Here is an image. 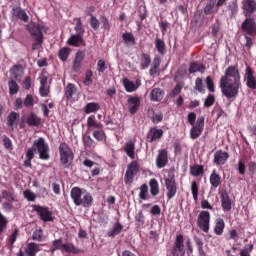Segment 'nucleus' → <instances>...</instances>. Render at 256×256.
<instances>
[{
    "label": "nucleus",
    "mask_w": 256,
    "mask_h": 256,
    "mask_svg": "<svg viewBox=\"0 0 256 256\" xmlns=\"http://www.w3.org/2000/svg\"><path fill=\"white\" fill-rule=\"evenodd\" d=\"M253 251V244H247L240 250V256H251Z\"/></svg>",
    "instance_id": "nucleus-51"
},
{
    "label": "nucleus",
    "mask_w": 256,
    "mask_h": 256,
    "mask_svg": "<svg viewBox=\"0 0 256 256\" xmlns=\"http://www.w3.org/2000/svg\"><path fill=\"white\" fill-rule=\"evenodd\" d=\"M49 93H50L49 85H40L39 94L41 95V97H47Z\"/></svg>",
    "instance_id": "nucleus-54"
},
{
    "label": "nucleus",
    "mask_w": 256,
    "mask_h": 256,
    "mask_svg": "<svg viewBox=\"0 0 256 256\" xmlns=\"http://www.w3.org/2000/svg\"><path fill=\"white\" fill-rule=\"evenodd\" d=\"M190 189L194 201H199V182L193 180L190 184Z\"/></svg>",
    "instance_id": "nucleus-40"
},
{
    "label": "nucleus",
    "mask_w": 256,
    "mask_h": 256,
    "mask_svg": "<svg viewBox=\"0 0 256 256\" xmlns=\"http://www.w3.org/2000/svg\"><path fill=\"white\" fill-rule=\"evenodd\" d=\"M220 199H221V207L224 211V213H229L232 209V202L231 197H229V194L227 191H221L220 192Z\"/></svg>",
    "instance_id": "nucleus-18"
},
{
    "label": "nucleus",
    "mask_w": 256,
    "mask_h": 256,
    "mask_svg": "<svg viewBox=\"0 0 256 256\" xmlns=\"http://www.w3.org/2000/svg\"><path fill=\"white\" fill-rule=\"evenodd\" d=\"M214 7H215V2L213 1L208 2L206 7L204 8L205 15H211L213 13Z\"/></svg>",
    "instance_id": "nucleus-59"
},
{
    "label": "nucleus",
    "mask_w": 256,
    "mask_h": 256,
    "mask_svg": "<svg viewBox=\"0 0 256 256\" xmlns=\"http://www.w3.org/2000/svg\"><path fill=\"white\" fill-rule=\"evenodd\" d=\"M26 29L31 33L32 37H35L37 43L41 45L43 43V31L41 26L35 22H31L26 26Z\"/></svg>",
    "instance_id": "nucleus-12"
},
{
    "label": "nucleus",
    "mask_w": 256,
    "mask_h": 256,
    "mask_svg": "<svg viewBox=\"0 0 256 256\" xmlns=\"http://www.w3.org/2000/svg\"><path fill=\"white\" fill-rule=\"evenodd\" d=\"M124 152L130 159H135V141L129 140L125 143Z\"/></svg>",
    "instance_id": "nucleus-27"
},
{
    "label": "nucleus",
    "mask_w": 256,
    "mask_h": 256,
    "mask_svg": "<svg viewBox=\"0 0 256 256\" xmlns=\"http://www.w3.org/2000/svg\"><path fill=\"white\" fill-rule=\"evenodd\" d=\"M205 65L197 62H192L189 67V73H204Z\"/></svg>",
    "instance_id": "nucleus-36"
},
{
    "label": "nucleus",
    "mask_w": 256,
    "mask_h": 256,
    "mask_svg": "<svg viewBox=\"0 0 256 256\" xmlns=\"http://www.w3.org/2000/svg\"><path fill=\"white\" fill-rule=\"evenodd\" d=\"M197 225L203 233H209V229H211V213L209 211H201L198 215Z\"/></svg>",
    "instance_id": "nucleus-7"
},
{
    "label": "nucleus",
    "mask_w": 256,
    "mask_h": 256,
    "mask_svg": "<svg viewBox=\"0 0 256 256\" xmlns=\"http://www.w3.org/2000/svg\"><path fill=\"white\" fill-rule=\"evenodd\" d=\"M59 155L60 163L64 165V167H69V165L73 163L75 155L73 154L71 147H69V144L64 142L59 145Z\"/></svg>",
    "instance_id": "nucleus-5"
},
{
    "label": "nucleus",
    "mask_w": 256,
    "mask_h": 256,
    "mask_svg": "<svg viewBox=\"0 0 256 256\" xmlns=\"http://www.w3.org/2000/svg\"><path fill=\"white\" fill-rule=\"evenodd\" d=\"M155 45H156V49L158 51V53H160V55H163L165 53V42L159 38H157L155 40Z\"/></svg>",
    "instance_id": "nucleus-49"
},
{
    "label": "nucleus",
    "mask_w": 256,
    "mask_h": 256,
    "mask_svg": "<svg viewBox=\"0 0 256 256\" xmlns=\"http://www.w3.org/2000/svg\"><path fill=\"white\" fill-rule=\"evenodd\" d=\"M221 93L226 99H233L239 95L241 89V74L237 66H229L219 80Z\"/></svg>",
    "instance_id": "nucleus-1"
},
{
    "label": "nucleus",
    "mask_w": 256,
    "mask_h": 256,
    "mask_svg": "<svg viewBox=\"0 0 256 256\" xmlns=\"http://www.w3.org/2000/svg\"><path fill=\"white\" fill-rule=\"evenodd\" d=\"M67 44L71 47H81L83 45V36L81 34H74L68 39Z\"/></svg>",
    "instance_id": "nucleus-31"
},
{
    "label": "nucleus",
    "mask_w": 256,
    "mask_h": 256,
    "mask_svg": "<svg viewBox=\"0 0 256 256\" xmlns=\"http://www.w3.org/2000/svg\"><path fill=\"white\" fill-rule=\"evenodd\" d=\"M33 241H43V231L42 230H36L33 232L32 235Z\"/></svg>",
    "instance_id": "nucleus-61"
},
{
    "label": "nucleus",
    "mask_w": 256,
    "mask_h": 256,
    "mask_svg": "<svg viewBox=\"0 0 256 256\" xmlns=\"http://www.w3.org/2000/svg\"><path fill=\"white\" fill-rule=\"evenodd\" d=\"M163 137V130L157 128H150L147 139L149 143H153V141H157V139H161Z\"/></svg>",
    "instance_id": "nucleus-25"
},
{
    "label": "nucleus",
    "mask_w": 256,
    "mask_h": 256,
    "mask_svg": "<svg viewBox=\"0 0 256 256\" xmlns=\"http://www.w3.org/2000/svg\"><path fill=\"white\" fill-rule=\"evenodd\" d=\"M107 69V64L105 63V60L100 59L97 62V70L99 73H105V70Z\"/></svg>",
    "instance_id": "nucleus-57"
},
{
    "label": "nucleus",
    "mask_w": 256,
    "mask_h": 256,
    "mask_svg": "<svg viewBox=\"0 0 256 256\" xmlns=\"http://www.w3.org/2000/svg\"><path fill=\"white\" fill-rule=\"evenodd\" d=\"M91 19H90V25L92 27V29L97 30L99 29V20L97 19V17H95L93 14L90 15Z\"/></svg>",
    "instance_id": "nucleus-58"
},
{
    "label": "nucleus",
    "mask_w": 256,
    "mask_h": 256,
    "mask_svg": "<svg viewBox=\"0 0 256 256\" xmlns=\"http://www.w3.org/2000/svg\"><path fill=\"white\" fill-rule=\"evenodd\" d=\"M19 235V230L15 229L11 235L8 238V242L10 243V245H13L16 241H17V237Z\"/></svg>",
    "instance_id": "nucleus-60"
},
{
    "label": "nucleus",
    "mask_w": 256,
    "mask_h": 256,
    "mask_svg": "<svg viewBox=\"0 0 256 256\" xmlns=\"http://www.w3.org/2000/svg\"><path fill=\"white\" fill-rule=\"evenodd\" d=\"M210 185L214 187V189H217V187L221 185V175L217 173L216 169L212 170L210 174Z\"/></svg>",
    "instance_id": "nucleus-33"
},
{
    "label": "nucleus",
    "mask_w": 256,
    "mask_h": 256,
    "mask_svg": "<svg viewBox=\"0 0 256 256\" xmlns=\"http://www.w3.org/2000/svg\"><path fill=\"white\" fill-rule=\"evenodd\" d=\"M215 104V96L213 94H209L204 101V107H211Z\"/></svg>",
    "instance_id": "nucleus-55"
},
{
    "label": "nucleus",
    "mask_w": 256,
    "mask_h": 256,
    "mask_svg": "<svg viewBox=\"0 0 256 256\" xmlns=\"http://www.w3.org/2000/svg\"><path fill=\"white\" fill-rule=\"evenodd\" d=\"M22 87H23V89H27V90L31 89V77L30 76H27L25 78V80L22 83Z\"/></svg>",
    "instance_id": "nucleus-64"
},
{
    "label": "nucleus",
    "mask_w": 256,
    "mask_h": 256,
    "mask_svg": "<svg viewBox=\"0 0 256 256\" xmlns=\"http://www.w3.org/2000/svg\"><path fill=\"white\" fill-rule=\"evenodd\" d=\"M123 86L128 93H133L136 89H139V87H141V80L137 79L136 82H133L127 78H124Z\"/></svg>",
    "instance_id": "nucleus-22"
},
{
    "label": "nucleus",
    "mask_w": 256,
    "mask_h": 256,
    "mask_svg": "<svg viewBox=\"0 0 256 256\" xmlns=\"http://www.w3.org/2000/svg\"><path fill=\"white\" fill-rule=\"evenodd\" d=\"M2 199L8 203H17V195L15 189L10 188L9 190H2Z\"/></svg>",
    "instance_id": "nucleus-24"
},
{
    "label": "nucleus",
    "mask_w": 256,
    "mask_h": 256,
    "mask_svg": "<svg viewBox=\"0 0 256 256\" xmlns=\"http://www.w3.org/2000/svg\"><path fill=\"white\" fill-rule=\"evenodd\" d=\"M167 176L164 177V185L166 187V197L171 200L177 195V181L175 180V172L169 170Z\"/></svg>",
    "instance_id": "nucleus-4"
},
{
    "label": "nucleus",
    "mask_w": 256,
    "mask_h": 256,
    "mask_svg": "<svg viewBox=\"0 0 256 256\" xmlns=\"http://www.w3.org/2000/svg\"><path fill=\"white\" fill-rule=\"evenodd\" d=\"M229 159V153L224 152L223 150H218L214 154V163L216 165H225Z\"/></svg>",
    "instance_id": "nucleus-23"
},
{
    "label": "nucleus",
    "mask_w": 256,
    "mask_h": 256,
    "mask_svg": "<svg viewBox=\"0 0 256 256\" xmlns=\"http://www.w3.org/2000/svg\"><path fill=\"white\" fill-rule=\"evenodd\" d=\"M204 172L205 169L203 165L195 164L190 167V175H192V177H200Z\"/></svg>",
    "instance_id": "nucleus-35"
},
{
    "label": "nucleus",
    "mask_w": 256,
    "mask_h": 256,
    "mask_svg": "<svg viewBox=\"0 0 256 256\" xmlns=\"http://www.w3.org/2000/svg\"><path fill=\"white\" fill-rule=\"evenodd\" d=\"M137 173H139V162L134 160L128 165L124 175L125 185H133V181H135Z\"/></svg>",
    "instance_id": "nucleus-6"
},
{
    "label": "nucleus",
    "mask_w": 256,
    "mask_h": 256,
    "mask_svg": "<svg viewBox=\"0 0 256 256\" xmlns=\"http://www.w3.org/2000/svg\"><path fill=\"white\" fill-rule=\"evenodd\" d=\"M62 251H64L65 253H72L73 255H77V253H81V250H79V248L75 247L71 243L62 244Z\"/></svg>",
    "instance_id": "nucleus-37"
},
{
    "label": "nucleus",
    "mask_w": 256,
    "mask_h": 256,
    "mask_svg": "<svg viewBox=\"0 0 256 256\" xmlns=\"http://www.w3.org/2000/svg\"><path fill=\"white\" fill-rule=\"evenodd\" d=\"M99 109H101V105L99 103L90 102L84 106L83 111L86 115H91V113H97Z\"/></svg>",
    "instance_id": "nucleus-30"
},
{
    "label": "nucleus",
    "mask_w": 256,
    "mask_h": 256,
    "mask_svg": "<svg viewBox=\"0 0 256 256\" xmlns=\"http://www.w3.org/2000/svg\"><path fill=\"white\" fill-rule=\"evenodd\" d=\"M83 144L86 149H92L95 147V140L91 138L89 135H84L83 136Z\"/></svg>",
    "instance_id": "nucleus-45"
},
{
    "label": "nucleus",
    "mask_w": 256,
    "mask_h": 256,
    "mask_svg": "<svg viewBox=\"0 0 256 256\" xmlns=\"http://www.w3.org/2000/svg\"><path fill=\"white\" fill-rule=\"evenodd\" d=\"M225 231V220L223 218H217L214 225L215 235L221 236Z\"/></svg>",
    "instance_id": "nucleus-32"
},
{
    "label": "nucleus",
    "mask_w": 256,
    "mask_h": 256,
    "mask_svg": "<svg viewBox=\"0 0 256 256\" xmlns=\"http://www.w3.org/2000/svg\"><path fill=\"white\" fill-rule=\"evenodd\" d=\"M242 9L245 17H251L256 11V2L254 0H243Z\"/></svg>",
    "instance_id": "nucleus-17"
},
{
    "label": "nucleus",
    "mask_w": 256,
    "mask_h": 256,
    "mask_svg": "<svg viewBox=\"0 0 256 256\" xmlns=\"http://www.w3.org/2000/svg\"><path fill=\"white\" fill-rule=\"evenodd\" d=\"M244 83H246V87L255 91L256 89V76L255 70L251 68V66L247 65L244 73Z\"/></svg>",
    "instance_id": "nucleus-8"
},
{
    "label": "nucleus",
    "mask_w": 256,
    "mask_h": 256,
    "mask_svg": "<svg viewBox=\"0 0 256 256\" xmlns=\"http://www.w3.org/2000/svg\"><path fill=\"white\" fill-rule=\"evenodd\" d=\"M8 87L10 95H17L19 93V85L14 80L8 82Z\"/></svg>",
    "instance_id": "nucleus-47"
},
{
    "label": "nucleus",
    "mask_w": 256,
    "mask_h": 256,
    "mask_svg": "<svg viewBox=\"0 0 256 256\" xmlns=\"http://www.w3.org/2000/svg\"><path fill=\"white\" fill-rule=\"evenodd\" d=\"M94 139L96 141H105L107 139V135L105 134V131L100 129V130H94L92 133Z\"/></svg>",
    "instance_id": "nucleus-44"
},
{
    "label": "nucleus",
    "mask_w": 256,
    "mask_h": 256,
    "mask_svg": "<svg viewBox=\"0 0 256 256\" xmlns=\"http://www.w3.org/2000/svg\"><path fill=\"white\" fill-rule=\"evenodd\" d=\"M19 113L12 111L7 116V127L10 129V131H15V127H17L19 123Z\"/></svg>",
    "instance_id": "nucleus-21"
},
{
    "label": "nucleus",
    "mask_w": 256,
    "mask_h": 256,
    "mask_svg": "<svg viewBox=\"0 0 256 256\" xmlns=\"http://www.w3.org/2000/svg\"><path fill=\"white\" fill-rule=\"evenodd\" d=\"M23 195L25 197V199H27V201H35L36 197L35 196V193H33L31 190L29 189H26L24 192H23Z\"/></svg>",
    "instance_id": "nucleus-56"
},
{
    "label": "nucleus",
    "mask_w": 256,
    "mask_h": 256,
    "mask_svg": "<svg viewBox=\"0 0 256 256\" xmlns=\"http://www.w3.org/2000/svg\"><path fill=\"white\" fill-rule=\"evenodd\" d=\"M83 83L84 85H91V83H93V71L86 70Z\"/></svg>",
    "instance_id": "nucleus-52"
},
{
    "label": "nucleus",
    "mask_w": 256,
    "mask_h": 256,
    "mask_svg": "<svg viewBox=\"0 0 256 256\" xmlns=\"http://www.w3.org/2000/svg\"><path fill=\"white\" fill-rule=\"evenodd\" d=\"M39 251H41V245L35 242L28 243L25 249L27 256H36Z\"/></svg>",
    "instance_id": "nucleus-26"
},
{
    "label": "nucleus",
    "mask_w": 256,
    "mask_h": 256,
    "mask_svg": "<svg viewBox=\"0 0 256 256\" xmlns=\"http://www.w3.org/2000/svg\"><path fill=\"white\" fill-rule=\"evenodd\" d=\"M149 195V187L147 184H143L140 187V192H139V199H142V201H147V197Z\"/></svg>",
    "instance_id": "nucleus-46"
},
{
    "label": "nucleus",
    "mask_w": 256,
    "mask_h": 256,
    "mask_svg": "<svg viewBox=\"0 0 256 256\" xmlns=\"http://www.w3.org/2000/svg\"><path fill=\"white\" fill-rule=\"evenodd\" d=\"M163 97H165V90L161 88H154L150 93V101H163Z\"/></svg>",
    "instance_id": "nucleus-28"
},
{
    "label": "nucleus",
    "mask_w": 256,
    "mask_h": 256,
    "mask_svg": "<svg viewBox=\"0 0 256 256\" xmlns=\"http://www.w3.org/2000/svg\"><path fill=\"white\" fill-rule=\"evenodd\" d=\"M194 89L199 93H205V88H203V79L197 78L195 80V87Z\"/></svg>",
    "instance_id": "nucleus-53"
},
{
    "label": "nucleus",
    "mask_w": 256,
    "mask_h": 256,
    "mask_svg": "<svg viewBox=\"0 0 256 256\" xmlns=\"http://www.w3.org/2000/svg\"><path fill=\"white\" fill-rule=\"evenodd\" d=\"M169 163V157L167 154V150L161 149L158 151V155L156 157V166L158 169H163L165 165Z\"/></svg>",
    "instance_id": "nucleus-20"
},
{
    "label": "nucleus",
    "mask_w": 256,
    "mask_h": 256,
    "mask_svg": "<svg viewBox=\"0 0 256 256\" xmlns=\"http://www.w3.org/2000/svg\"><path fill=\"white\" fill-rule=\"evenodd\" d=\"M59 249L62 251L63 241H61V239L54 240L52 246L50 247L51 253H55V251H58Z\"/></svg>",
    "instance_id": "nucleus-48"
},
{
    "label": "nucleus",
    "mask_w": 256,
    "mask_h": 256,
    "mask_svg": "<svg viewBox=\"0 0 256 256\" xmlns=\"http://www.w3.org/2000/svg\"><path fill=\"white\" fill-rule=\"evenodd\" d=\"M149 185H150V193L153 197H157V195H159V182L157 181V179L152 178L149 181Z\"/></svg>",
    "instance_id": "nucleus-38"
},
{
    "label": "nucleus",
    "mask_w": 256,
    "mask_h": 256,
    "mask_svg": "<svg viewBox=\"0 0 256 256\" xmlns=\"http://www.w3.org/2000/svg\"><path fill=\"white\" fill-rule=\"evenodd\" d=\"M128 110L131 115H135L137 111H139V107H141V99L137 96H130L127 100Z\"/></svg>",
    "instance_id": "nucleus-16"
},
{
    "label": "nucleus",
    "mask_w": 256,
    "mask_h": 256,
    "mask_svg": "<svg viewBox=\"0 0 256 256\" xmlns=\"http://www.w3.org/2000/svg\"><path fill=\"white\" fill-rule=\"evenodd\" d=\"M12 19H20L24 23H29V15L21 7L17 6L12 9Z\"/></svg>",
    "instance_id": "nucleus-19"
},
{
    "label": "nucleus",
    "mask_w": 256,
    "mask_h": 256,
    "mask_svg": "<svg viewBox=\"0 0 256 256\" xmlns=\"http://www.w3.org/2000/svg\"><path fill=\"white\" fill-rule=\"evenodd\" d=\"M203 129H205V117H200L190 129L191 139H199L203 133Z\"/></svg>",
    "instance_id": "nucleus-9"
},
{
    "label": "nucleus",
    "mask_w": 256,
    "mask_h": 256,
    "mask_svg": "<svg viewBox=\"0 0 256 256\" xmlns=\"http://www.w3.org/2000/svg\"><path fill=\"white\" fill-rule=\"evenodd\" d=\"M122 39L125 43V45L133 46L135 45V36L133 34L126 32L122 34Z\"/></svg>",
    "instance_id": "nucleus-43"
},
{
    "label": "nucleus",
    "mask_w": 256,
    "mask_h": 256,
    "mask_svg": "<svg viewBox=\"0 0 256 256\" xmlns=\"http://www.w3.org/2000/svg\"><path fill=\"white\" fill-rule=\"evenodd\" d=\"M149 65H151V56L149 54H141L140 55V67L141 69H148Z\"/></svg>",
    "instance_id": "nucleus-39"
},
{
    "label": "nucleus",
    "mask_w": 256,
    "mask_h": 256,
    "mask_svg": "<svg viewBox=\"0 0 256 256\" xmlns=\"http://www.w3.org/2000/svg\"><path fill=\"white\" fill-rule=\"evenodd\" d=\"M69 55H71V48L64 47L59 50L58 57L60 61H67V59H69Z\"/></svg>",
    "instance_id": "nucleus-42"
},
{
    "label": "nucleus",
    "mask_w": 256,
    "mask_h": 256,
    "mask_svg": "<svg viewBox=\"0 0 256 256\" xmlns=\"http://www.w3.org/2000/svg\"><path fill=\"white\" fill-rule=\"evenodd\" d=\"M123 231V225L121 223L117 222L113 225L111 231L108 232V237H115L119 235Z\"/></svg>",
    "instance_id": "nucleus-41"
},
{
    "label": "nucleus",
    "mask_w": 256,
    "mask_h": 256,
    "mask_svg": "<svg viewBox=\"0 0 256 256\" xmlns=\"http://www.w3.org/2000/svg\"><path fill=\"white\" fill-rule=\"evenodd\" d=\"M182 89H183V86H181V84H177L170 94L171 97H177V95L181 93Z\"/></svg>",
    "instance_id": "nucleus-63"
},
{
    "label": "nucleus",
    "mask_w": 256,
    "mask_h": 256,
    "mask_svg": "<svg viewBox=\"0 0 256 256\" xmlns=\"http://www.w3.org/2000/svg\"><path fill=\"white\" fill-rule=\"evenodd\" d=\"M87 127L88 129H103V124L97 122L95 115H91L87 119Z\"/></svg>",
    "instance_id": "nucleus-34"
},
{
    "label": "nucleus",
    "mask_w": 256,
    "mask_h": 256,
    "mask_svg": "<svg viewBox=\"0 0 256 256\" xmlns=\"http://www.w3.org/2000/svg\"><path fill=\"white\" fill-rule=\"evenodd\" d=\"M71 199L73 200L76 207L89 208L93 205V196L89 194L86 190L79 187H74L70 192Z\"/></svg>",
    "instance_id": "nucleus-3"
},
{
    "label": "nucleus",
    "mask_w": 256,
    "mask_h": 256,
    "mask_svg": "<svg viewBox=\"0 0 256 256\" xmlns=\"http://www.w3.org/2000/svg\"><path fill=\"white\" fill-rule=\"evenodd\" d=\"M83 59H85V52L83 51L77 52L73 62V66H72L73 71L77 72L81 69Z\"/></svg>",
    "instance_id": "nucleus-29"
},
{
    "label": "nucleus",
    "mask_w": 256,
    "mask_h": 256,
    "mask_svg": "<svg viewBox=\"0 0 256 256\" xmlns=\"http://www.w3.org/2000/svg\"><path fill=\"white\" fill-rule=\"evenodd\" d=\"M34 99L31 94H28L24 100V107H33Z\"/></svg>",
    "instance_id": "nucleus-62"
},
{
    "label": "nucleus",
    "mask_w": 256,
    "mask_h": 256,
    "mask_svg": "<svg viewBox=\"0 0 256 256\" xmlns=\"http://www.w3.org/2000/svg\"><path fill=\"white\" fill-rule=\"evenodd\" d=\"M64 97L67 99V101H71L73 103L75 101H79L81 94H79V90L75 84L69 83L65 87Z\"/></svg>",
    "instance_id": "nucleus-10"
},
{
    "label": "nucleus",
    "mask_w": 256,
    "mask_h": 256,
    "mask_svg": "<svg viewBox=\"0 0 256 256\" xmlns=\"http://www.w3.org/2000/svg\"><path fill=\"white\" fill-rule=\"evenodd\" d=\"M172 255L185 256V240L181 234L176 236L174 246L172 248Z\"/></svg>",
    "instance_id": "nucleus-11"
},
{
    "label": "nucleus",
    "mask_w": 256,
    "mask_h": 256,
    "mask_svg": "<svg viewBox=\"0 0 256 256\" xmlns=\"http://www.w3.org/2000/svg\"><path fill=\"white\" fill-rule=\"evenodd\" d=\"M35 149L39 153L40 159H43L44 161L50 159L49 144L45 142V138L40 137L34 141L33 146L26 152L27 159L33 160V157H35Z\"/></svg>",
    "instance_id": "nucleus-2"
},
{
    "label": "nucleus",
    "mask_w": 256,
    "mask_h": 256,
    "mask_svg": "<svg viewBox=\"0 0 256 256\" xmlns=\"http://www.w3.org/2000/svg\"><path fill=\"white\" fill-rule=\"evenodd\" d=\"M22 121L26 123L28 127H39V125H41V118L33 112L23 116Z\"/></svg>",
    "instance_id": "nucleus-15"
},
{
    "label": "nucleus",
    "mask_w": 256,
    "mask_h": 256,
    "mask_svg": "<svg viewBox=\"0 0 256 256\" xmlns=\"http://www.w3.org/2000/svg\"><path fill=\"white\" fill-rule=\"evenodd\" d=\"M33 211H35L39 215L42 221H45V222L53 221V212L49 211V208L39 206V205H34Z\"/></svg>",
    "instance_id": "nucleus-14"
},
{
    "label": "nucleus",
    "mask_w": 256,
    "mask_h": 256,
    "mask_svg": "<svg viewBox=\"0 0 256 256\" xmlns=\"http://www.w3.org/2000/svg\"><path fill=\"white\" fill-rule=\"evenodd\" d=\"M241 29L243 33L246 35H250L251 37H255L256 35V22L253 18H246L242 23Z\"/></svg>",
    "instance_id": "nucleus-13"
},
{
    "label": "nucleus",
    "mask_w": 256,
    "mask_h": 256,
    "mask_svg": "<svg viewBox=\"0 0 256 256\" xmlns=\"http://www.w3.org/2000/svg\"><path fill=\"white\" fill-rule=\"evenodd\" d=\"M205 82L208 91H210V93H215V82H213V78H211V76H207Z\"/></svg>",
    "instance_id": "nucleus-50"
}]
</instances>
